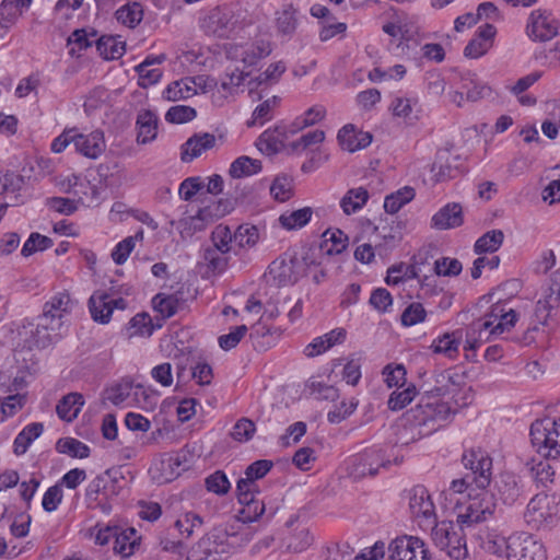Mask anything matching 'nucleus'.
<instances>
[{"instance_id":"nucleus-27","label":"nucleus","mask_w":560,"mask_h":560,"mask_svg":"<svg viewBox=\"0 0 560 560\" xmlns=\"http://www.w3.org/2000/svg\"><path fill=\"white\" fill-rule=\"evenodd\" d=\"M91 317L100 324H108L110 322L113 311L110 306V296L103 291L94 292L88 302Z\"/></svg>"},{"instance_id":"nucleus-23","label":"nucleus","mask_w":560,"mask_h":560,"mask_svg":"<svg viewBox=\"0 0 560 560\" xmlns=\"http://www.w3.org/2000/svg\"><path fill=\"white\" fill-rule=\"evenodd\" d=\"M215 136L209 132L195 133L180 148V159L185 163L199 158L203 152L215 145Z\"/></svg>"},{"instance_id":"nucleus-3","label":"nucleus","mask_w":560,"mask_h":560,"mask_svg":"<svg viewBox=\"0 0 560 560\" xmlns=\"http://www.w3.org/2000/svg\"><path fill=\"white\" fill-rule=\"evenodd\" d=\"M497 502L494 495L486 489H480L476 494L468 495L466 502L456 506L457 523L462 529L490 520L495 512Z\"/></svg>"},{"instance_id":"nucleus-42","label":"nucleus","mask_w":560,"mask_h":560,"mask_svg":"<svg viewBox=\"0 0 560 560\" xmlns=\"http://www.w3.org/2000/svg\"><path fill=\"white\" fill-rule=\"evenodd\" d=\"M195 95L190 77L174 81L163 91V97L170 102L190 98Z\"/></svg>"},{"instance_id":"nucleus-48","label":"nucleus","mask_w":560,"mask_h":560,"mask_svg":"<svg viewBox=\"0 0 560 560\" xmlns=\"http://www.w3.org/2000/svg\"><path fill=\"white\" fill-rule=\"evenodd\" d=\"M56 448L59 453L67 454L71 457L86 458L90 455V447L73 438L59 439Z\"/></svg>"},{"instance_id":"nucleus-26","label":"nucleus","mask_w":560,"mask_h":560,"mask_svg":"<svg viewBox=\"0 0 560 560\" xmlns=\"http://www.w3.org/2000/svg\"><path fill=\"white\" fill-rule=\"evenodd\" d=\"M383 31L390 36L388 50L396 56L406 55L410 48V36L406 26L390 22L383 26Z\"/></svg>"},{"instance_id":"nucleus-8","label":"nucleus","mask_w":560,"mask_h":560,"mask_svg":"<svg viewBox=\"0 0 560 560\" xmlns=\"http://www.w3.org/2000/svg\"><path fill=\"white\" fill-rule=\"evenodd\" d=\"M207 21L213 34L224 37L244 25L245 12L238 4L223 5L212 10Z\"/></svg>"},{"instance_id":"nucleus-16","label":"nucleus","mask_w":560,"mask_h":560,"mask_svg":"<svg viewBox=\"0 0 560 560\" xmlns=\"http://www.w3.org/2000/svg\"><path fill=\"white\" fill-rule=\"evenodd\" d=\"M213 219L214 215L210 207L198 208L196 210L186 207L182 218L177 221H172V225L179 232L183 238H186L205 230Z\"/></svg>"},{"instance_id":"nucleus-30","label":"nucleus","mask_w":560,"mask_h":560,"mask_svg":"<svg viewBox=\"0 0 560 560\" xmlns=\"http://www.w3.org/2000/svg\"><path fill=\"white\" fill-rule=\"evenodd\" d=\"M370 198L369 191L364 187L349 189L340 199V208L347 215L359 212Z\"/></svg>"},{"instance_id":"nucleus-7","label":"nucleus","mask_w":560,"mask_h":560,"mask_svg":"<svg viewBox=\"0 0 560 560\" xmlns=\"http://www.w3.org/2000/svg\"><path fill=\"white\" fill-rule=\"evenodd\" d=\"M77 305L78 302L67 291L57 292L45 302L42 319L50 324L51 330H59L63 334Z\"/></svg>"},{"instance_id":"nucleus-12","label":"nucleus","mask_w":560,"mask_h":560,"mask_svg":"<svg viewBox=\"0 0 560 560\" xmlns=\"http://www.w3.org/2000/svg\"><path fill=\"white\" fill-rule=\"evenodd\" d=\"M559 32V21L545 9L534 10L527 20L526 34L534 42H548Z\"/></svg>"},{"instance_id":"nucleus-55","label":"nucleus","mask_w":560,"mask_h":560,"mask_svg":"<svg viewBox=\"0 0 560 560\" xmlns=\"http://www.w3.org/2000/svg\"><path fill=\"white\" fill-rule=\"evenodd\" d=\"M154 310L160 313L164 318L172 317L176 314L179 300L175 295L156 294L153 298Z\"/></svg>"},{"instance_id":"nucleus-64","label":"nucleus","mask_w":560,"mask_h":560,"mask_svg":"<svg viewBox=\"0 0 560 560\" xmlns=\"http://www.w3.org/2000/svg\"><path fill=\"white\" fill-rule=\"evenodd\" d=\"M555 469L548 462H539L532 468V475L534 480L544 488H548L549 485L553 483Z\"/></svg>"},{"instance_id":"nucleus-2","label":"nucleus","mask_w":560,"mask_h":560,"mask_svg":"<svg viewBox=\"0 0 560 560\" xmlns=\"http://www.w3.org/2000/svg\"><path fill=\"white\" fill-rule=\"evenodd\" d=\"M517 322V314L506 303L497 302L479 319L472 322L467 335L465 350H475L481 343L490 341L510 331Z\"/></svg>"},{"instance_id":"nucleus-5","label":"nucleus","mask_w":560,"mask_h":560,"mask_svg":"<svg viewBox=\"0 0 560 560\" xmlns=\"http://www.w3.org/2000/svg\"><path fill=\"white\" fill-rule=\"evenodd\" d=\"M530 441L541 456L558 458L560 456V418L536 420L530 425Z\"/></svg>"},{"instance_id":"nucleus-15","label":"nucleus","mask_w":560,"mask_h":560,"mask_svg":"<svg viewBox=\"0 0 560 560\" xmlns=\"http://www.w3.org/2000/svg\"><path fill=\"white\" fill-rule=\"evenodd\" d=\"M389 464V460L384 459L381 450H368L351 457L347 470L352 478L361 479L376 475L380 467H387Z\"/></svg>"},{"instance_id":"nucleus-20","label":"nucleus","mask_w":560,"mask_h":560,"mask_svg":"<svg viewBox=\"0 0 560 560\" xmlns=\"http://www.w3.org/2000/svg\"><path fill=\"white\" fill-rule=\"evenodd\" d=\"M495 489L505 505H513L524 497V485L513 472H502L495 480Z\"/></svg>"},{"instance_id":"nucleus-58","label":"nucleus","mask_w":560,"mask_h":560,"mask_svg":"<svg viewBox=\"0 0 560 560\" xmlns=\"http://www.w3.org/2000/svg\"><path fill=\"white\" fill-rule=\"evenodd\" d=\"M270 194L277 201L289 200L292 196V179L287 175L277 176L270 186Z\"/></svg>"},{"instance_id":"nucleus-52","label":"nucleus","mask_w":560,"mask_h":560,"mask_svg":"<svg viewBox=\"0 0 560 560\" xmlns=\"http://www.w3.org/2000/svg\"><path fill=\"white\" fill-rule=\"evenodd\" d=\"M325 140V132L316 129L302 135L299 139L290 143V150L293 153L301 154L305 150L322 143Z\"/></svg>"},{"instance_id":"nucleus-13","label":"nucleus","mask_w":560,"mask_h":560,"mask_svg":"<svg viewBox=\"0 0 560 560\" xmlns=\"http://www.w3.org/2000/svg\"><path fill=\"white\" fill-rule=\"evenodd\" d=\"M465 468L471 470L474 481L479 489H486L491 482L492 458L481 448L465 451L462 457Z\"/></svg>"},{"instance_id":"nucleus-34","label":"nucleus","mask_w":560,"mask_h":560,"mask_svg":"<svg viewBox=\"0 0 560 560\" xmlns=\"http://www.w3.org/2000/svg\"><path fill=\"white\" fill-rule=\"evenodd\" d=\"M298 10L292 4H287L276 13V27L281 36L291 37L298 27Z\"/></svg>"},{"instance_id":"nucleus-31","label":"nucleus","mask_w":560,"mask_h":560,"mask_svg":"<svg viewBox=\"0 0 560 560\" xmlns=\"http://www.w3.org/2000/svg\"><path fill=\"white\" fill-rule=\"evenodd\" d=\"M462 330L447 332L435 340H433L432 348L436 353H442L450 359H454L458 354L459 346L462 343Z\"/></svg>"},{"instance_id":"nucleus-57","label":"nucleus","mask_w":560,"mask_h":560,"mask_svg":"<svg viewBox=\"0 0 560 560\" xmlns=\"http://www.w3.org/2000/svg\"><path fill=\"white\" fill-rule=\"evenodd\" d=\"M234 241L240 247H253L259 241V231L255 225H240L234 232Z\"/></svg>"},{"instance_id":"nucleus-60","label":"nucleus","mask_w":560,"mask_h":560,"mask_svg":"<svg viewBox=\"0 0 560 560\" xmlns=\"http://www.w3.org/2000/svg\"><path fill=\"white\" fill-rule=\"evenodd\" d=\"M52 246V241L39 233H32L26 242L23 244L21 254L24 257H28L36 252L45 250Z\"/></svg>"},{"instance_id":"nucleus-33","label":"nucleus","mask_w":560,"mask_h":560,"mask_svg":"<svg viewBox=\"0 0 560 560\" xmlns=\"http://www.w3.org/2000/svg\"><path fill=\"white\" fill-rule=\"evenodd\" d=\"M83 405L84 399L81 394L70 393L59 401L56 411L60 419L71 422L78 417Z\"/></svg>"},{"instance_id":"nucleus-6","label":"nucleus","mask_w":560,"mask_h":560,"mask_svg":"<svg viewBox=\"0 0 560 560\" xmlns=\"http://www.w3.org/2000/svg\"><path fill=\"white\" fill-rule=\"evenodd\" d=\"M559 508L553 498L545 493L532 498L524 513L525 522L534 529L551 528L558 522Z\"/></svg>"},{"instance_id":"nucleus-25","label":"nucleus","mask_w":560,"mask_h":560,"mask_svg":"<svg viewBox=\"0 0 560 560\" xmlns=\"http://www.w3.org/2000/svg\"><path fill=\"white\" fill-rule=\"evenodd\" d=\"M337 138L341 148L349 152L364 149L372 142V136L369 132L357 130L353 125L343 126Z\"/></svg>"},{"instance_id":"nucleus-10","label":"nucleus","mask_w":560,"mask_h":560,"mask_svg":"<svg viewBox=\"0 0 560 560\" xmlns=\"http://www.w3.org/2000/svg\"><path fill=\"white\" fill-rule=\"evenodd\" d=\"M409 510L419 527L427 530L436 521L435 505L431 494L423 486H415L408 492Z\"/></svg>"},{"instance_id":"nucleus-14","label":"nucleus","mask_w":560,"mask_h":560,"mask_svg":"<svg viewBox=\"0 0 560 560\" xmlns=\"http://www.w3.org/2000/svg\"><path fill=\"white\" fill-rule=\"evenodd\" d=\"M249 540L248 533H229L225 528L217 527L207 535L205 544H207L210 553L229 555Z\"/></svg>"},{"instance_id":"nucleus-38","label":"nucleus","mask_w":560,"mask_h":560,"mask_svg":"<svg viewBox=\"0 0 560 560\" xmlns=\"http://www.w3.org/2000/svg\"><path fill=\"white\" fill-rule=\"evenodd\" d=\"M137 530L135 528H120L114 540V551L121 557H129L138 546Z\"/></svg>"},{"instance_id":"nucleus-53","label":"nucleus","mask_w":560,"mask_h":560,"mask_svg":"<svg viewBox=\"0 0 560 560\" xmlns=\"http://www.w3.org/2000/svg\"><path fill=\"white\" fill-rule=\"evenodd\" d=\"M128 336H151L153 332L152 320L149 314H136L128 324Z\"/></svg>"},{"instance_id":"nucleus-24","label":"nucleus","mask_w":560,"mask_h":560,"mask_svg":"<svg viewBox=\"0 0 560 560\" xmlns=\"http://www.w3.org/2000/svg\"><path fill=\"white\" fill-rule=\"evenodd\" d=\"M246 75L247 74L240 69H234L226 73L211 95L213 105L218 107L223 106L229 98L237 92V89L243 84Z\"/></svg>"},{"instance_id":"nucleus-9","label":"nucleus","mask_w":560,"mask_h":560,"mask_svg":"<svg viewBox=\"0 0 560 560\" xmlns=\"http://www.w3.org/2000/svg\"><path fill=\"white\" fill-rule=\"evenodd\" d=\"M547 550L540 539L528 533L510 536L508 560H547Z\"/></svg>"},{"instance_id":"nucleus-62","label":"nucleus","mask_w":560,"mask_h":560,"mask_svg":"<svg viewBox=\"0 0 560 560\" xmlns=\"http://www.w3.org/2000/svg\"><path fill=\"white\" fill-rule=\"evenodd\" d=\"M417 394V387H405L402 390L393 392L388 399L389 409L396 411L405 408L413 400Z\"/></svg>"},{"instance_id":"nucleus-44","label":"nucleus","mask_w":560,"mask_h":560,"mask_svg":"<svg viewBox=\"0 0 560 560\" xmlns=\"http://www.w3.org/2000/svg\"><path fill=\"white\" fill-rule=\"evenodd\" d=\"M116 20L122 25L133 28L143 18V9L139 2H130L115 12Z\"/></svg>"},{"instance_id":"nucleus-59","label":"nucleus","mask_w":560,"mask_h":560,"mask_svg":"<svg viewBox=\"0 0 560 560\" xmlns=\"http://www.w3.org/2000/svg\"><path fill=\"white\" fill-rule=\"evenodd\" d=\"M234 240V233H232L231 229L226 225H218L211 233V241L213 247L215 249H221L230 254L231 252V243Z\"/></svg>"},{"instance_id":"nucleus-39","label":"nucleus","mask_w":560,"mask_h":560,"mask_svg":"<svg viewBox=\"0 0 560 560\" xmlns=\"http://www.w3.org/2000/svg\"><path fill=\"white\" fill-rule=\"evenodd\" d=\"M273 463L268 459H259L252 463L244 472V477L240 478L237 485L242 482L248 483L249 489L258 490L256 481L264 478L272 468Z\"/></svg>"},{"instance_id":"nucleus-18","label":"nucleus","mask_w":560,"mask_h":560,"mask_svg":"<svg viewBox=\"0 0 560 560\" xmlns=\"http://www.w3.org/2000/svg\"><path fill=\"white\" fill-rule=\"evenodd\" d=\"M299 266L298 258L284 254L269 265V278L279 287L291 285L299 279Z\"/></svg>"},{"instance_id":"nucleus-21","label":"nucleus","mask_w":560,"mask_h":560,"mask_svg":"<svg viewBox=\"0 0 560 560\" xmlns=\"http://www.w3.org/2000/svg\"><path fill=\"white\" fill-rule=\"evenodd\" d=\"M270 52V44L265 42L246 45H231L228 49L229 58L241 61L245 66L255 65L258 59L268 56Z\"/></svg>"},{"instance_id":"nucleus-63","label":"nucleus","mask_w":560,"mask_h":560,"mask_svg":"<svg viewBox=\"0 0 560 560\" xmlns=\"http://www.w3.org/2000/svg\"><path fill=\"white\" fill-rule=\"evenodd\" d=\"M425 408L429 409V412L433 418L440 420H446L451 415H455L457 412V407H454L451 404L445 394H443V398L440 401L425 402Z\"/></svg>"},{"instance_id":"nucleus-35","label":"nucleus","mask_w":560,"mask_h":560,"mask_svg":"<svg viewBox=\"0 0 560 560\" xmlns=\"http://www.w3.org/2000/svg\"><path fill=\"white\" fill-rule=\"evenodd\" d=\"M163 58H150L148 57L144 61L139 63L135 70L139 75L138 84L141 88H148L158 83L162 77V70L160 68H152L155 63H161Z\"/></svg>"},{"instance_id":"nucleus-50","label":"nucleus","mask_w":560,"mask_h":560,"mask_svg":"<svg viewBox=\"0 0 560 560\" xmlns=\"http://www.w3.org/2000/svg\"><path fill=\"white\" fill-rule=\"evenodd\" d=\"M278 103L279 98L277 96H272L259 104L254 109L250 120L247 121V126H262L265 122L269 121L273 116V110Z\"/></svg>"},{"instance_id":"nucleus-46","label":"nucleus","mask_w":560,"mask_h":560,"mask_svg":"<svg viewBox=\"0 0 560 560\" xmlns=\"http://www.w3.org/2000/svg\"><path fill=\"white\" fill-rule=\"evenodd\" d=\"M326 108L320 104H316L306 109L302 115L298 116L292 122L293 131L316 125L326 117Z\"/></svg>"},{"instance_id":"nucleus-22","label":"nucleus","mask_w":560,"mask_h":560,"mask_svg":"<svg viewBox=\"0 0 560 560\" xmlns=\"http://www.w3.org/2000/svg\"><path fill=\"white\" fill-rule=\"evenodd\" d=\"M389 110L393 116L407 124H413L420 118L419 101L416 96L396 94L392 97Z\"/></svg>"},{"instance_id":"nucleus-49","label":"nucleus","mask_w":560,"mask_h":560,"mask_svg":"<svg viewBox=\"0 0 560 560\" xmlns=\"http://www.w3.org/2000/svg\"><path fill=\"white\" fill-rule=\"evenodd\" d=\"M261 170V163L248 156L237 158L230 166V175L234 178L250 176L257 174Z\"/></svg>"},{"instance_id":"nucleus-19","label":"nucleus","mask_w":560,"mask_h":560,"mask_svg":"<svg viewBox=\"0 0 560 560\" xmlns=\"http://www.w3.org/2000/svg\"><path fill=\"white\" fill-rule=\"evenodd\" d=\"M75 151L84 158L96 160L106 150V141L103 131L92 130L88 133L79 132L75 128Z\"/></svg>"},{"instance_id":"nucleus-43","label":"nucleus","mask_w":560,"mask_h":560,"mask_svg":"<svg viewBox=\"0 0 560 560\" xmlns=\"http://www.w3.org/2000/svg\"><path fill=\"white\" fill-rule=\"evenodd\" d=\"M96 49L104 59L114 60L125 54V43L114 36H102L96 40Z\"/></svg>"},{"instance_id":"nucleus-56","label":"nucleus","mask_w":560,"mask_h":560,"mask_svg":"<svg viewBox=\"0 0 560 560\" xmlns=\"http://www.w3.org/2000/svg\"><path fill=\"white\" fill-rule=\"evenodd\" d=\"M203 524L202 518L194 513L186 512L182 514L175 522V527L186 538H189L196 528H200Z\"/></svg>"},{"instance_id":"nucleus-47","label":"nucleus","mask_w":560,"mask_h":560,"mask_svg":"<svg viewBox=\"0 0 560 560\" xmlns=\"http://www.w3.org/2000/svg\"><path fill=\"white\" fill-rule=\"evenodd\" d=\"M504 240V234L501 230H492L480 236L475 243V252L477 254L494 253L497 252Z\"/></svg>"},{"instance_id":"nucleus-29","label":"nucleus","mask_w":560,"mask_h":560,"mask_svg":"<svg viewBox=\"0 0 560 560\" xmlns=\"http://www.w3.org/2000/svg\"><path fill=\"white\" fill-rule=\"evenodd\" d=\"M158 116L150 109H143L138 114L137 127L138 136L137 141L145 144L153 141L158 132Z\"/></svg>"},{"instance_id":"nucleus-41","label":"nucleus","mask_w":560,"mask_h":560,"mask_svg":"<svg viewBox=\"0 0 560 560\" xmlns=\"http://www.w3.org/2000/svg\"><path fill=\"white\" fill-rule=\"evenodd\" d=\"M230 260V254L215 249L213 247H206L202 252V262L212 273H222L225 271Z\"/></svg>"},{"instance_id":"nucleus-45","label":"nucleus","mask_w":560,"mask_h":560,"mask_svg":"<svg viewBox=\"0 0 560 560\" xmlns=\"http://www.w3.org/2000/svg\"><path fill=\"white\" fill-rule=\"evenodd\" d=\"M415 196V189L410 186H405L397 191L386 196L384 200V209L387 213L394 214L398 212L406 203L410 202Z\"/></svg>"},{"instance_id":"nucleus-1","label":"nucleus","mask_w":560,"mask_h":560,"mask_svg":"<svg viewBox=\"0 0 560 560\" xmlns=\"http://www.w3.org/2000/svg\"><path fill=\"white\" fill-rule=\"evenodd\" d=\"M62 338V332L51 330L50 324L38 316L36 322H25L18 329V349L13 360L0 370V385H27L40 372L38 352Z\"/></svg>"},{"instance_id":"nucleus-54","label":"nucleus","mask_w":560,"mask_h":560,"mask_svg":"<svg viewBox=\"0 0 560 560\" xmlns=\"http://www.w3.org/2000/svg\"><path fill=\"white\" fill-rule=\"evenodd\" d=\"M427 529H431L432 540L438 548L445 549V547H450V536L455 532L451 522L438 523L435 521V524Z\"/></svg>"},{"instance_id":"nucleus-61","label":"nucleus","mask_w":560,"mask_h":560,"mask_svg":"<svg viewBox=\"0 0 560 560\" xmlns=\"http://www.w3.org/2000/svg\"><path fill=\"white\" fill-rule=\"evenodd\" d=\"M453 560H464L468 556L466 540L462 533L454 532L450 536V547L443 549Z\"/></svg>"},{"instance_id":"nucleus-51","label":"nucleus","mask_w":560,"mask_h":560,"mask_svg":"<svg viewBox=\"0 0 560 560\" xmlns=\"http://www.w3.org/2000/svg\"><path fill=\"white\" fill-rule=\"evenodd\" d=\"M143 233L142 231L136 233L135 235L128 236L120 241L112 252V258L117 265H122L127 261L131 252L136 247V243L142 240Z\"/></svg>"},{"instance_id":"nucleus-4","label":"nucleus","mask_w":560,"mask_h":560,"mask_svg":"<svg viewBox=\"0 0 560 560\" xmlns=\"http://www.w3.org/2000/svg\"><path fill=\"white\" fill-rule=\"evenodd\" d=\"M191 464V454L182 448L162 454L154 459L149 472L152 480L159 485L168 483L177 479Z\"/></svg>"},{"instance_id":"nucleus-40","label":"nucleus","mask_w":560,"mask_h":560,"mask_svg":"<svg viewBox=\"0 0 560 560\" xmlns=\"http://www.w3.org/2000/svg\"><path fill=\"white\" fill-rule=\"evenodd\" d=\"M43 430L44 427L40 422H33L24 427L14 440V453L16 455L25 454L32 442L43 433Z\"/></svg>"},{"instance_id":"nucleus-11","label":"nucleus","mask_w":560,"mask_h":560,"mask_svg":"<svg viewBox=\"0 0 560 560\" xmlns=\"http://www.w3.org/2000/svg\"><path fill=\"white\" fill-rule=\"evenodd\" d=\"M387 551L389 560H430L429 549L417 536L396 537L389 542Z\"/></svg>"},{"instance_id":"nucleus-28","label":"nucleus","mask_w":560,"mask_h":560,"mask_svg":"<svg viewBox=\"0 0 560 560\" xmlns=\"http://www.w3.org/2000/svg\"><path fill=\"white\" fill-rule=\"evenodd\" d=\"M463 211L458 203H448L440 209L432 218V225L440 230L453 229L462 225Z\"/></svg>"},{"instance_id":"nucleus-36","label":"nucleus","mask_w":560,"mask_h":560,"mask_svg":"<svg viewBox=\"0 0 560 560\" xmlns=\"http://www.w3.org/2000/svg\"><path fill=\"white\" fill-rule=\"evenodd\" d=\"M312 214L313 211L310 207L285 211L280 214L278 222L287 231L299 230L311 221Z\"/></svg>"},{"instance_id":"nucleus-37","label":"nucleus","mask_w":560,"mask_h":560,"mask_svg":"<svg viewBox=\"0 0 560 560\" xmlns=\"http://www.w3.org/2000/svg\"><path fill=\"white\" fill-rule=\"evenodd\" d=\"M481 546L487 552L508 559L510 536L506 538L495 529H488L482 537Z\"/></svg>"},{"instance_id":"nucleus-17","label":"nucleus","mask_w":560,"mask_h":560,"mask_svg":"<svg viewBox=\"0 0 560 560\" xmlns=\"http://www.w3.org/2000/svg\"><path fill=\"white\" fill-rule=\"evenodd\" d=\"M237 500L242 504L238 512V520L243 523L257 521L265 512V502L259 499V491L249 489L248 483L236 485Z\"/></svg>"},{"instance_id":"nucleus-32","label":"nucleus","mask_w":560,"mask_h":560,"mask_svg":"<svg viewBox=\"0 0 560 560\" xmlns=\"http://www.w3.org/2000/svg\"><path fill=\"white\" fill-rule=\"evenodd\" d=\"M32 0H3L0 5V24L10 27L28 9Z\"/></svg>"}]
</instances>
